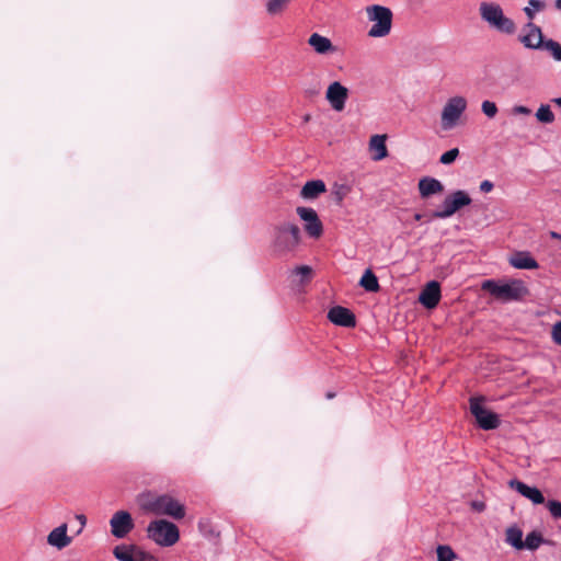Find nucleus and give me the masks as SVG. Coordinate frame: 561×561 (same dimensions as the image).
I'll return each instance as SVG.
<instances>
[{"mask_svg":"<svg viewBox=\"0 0 561 561\" xmlns=\"http://www.w3.org/2000/svg\"><path fill=\"white\" fill-rule=\"evenodd\" d=\"M137 503L144 511L156 515H167L174 519L185 516L184 505L169 494L144 492L137 496Z\"/></svg>","mask_w":561,"mask_h":561,"instance_id":"1","label":"nucleus"},{"mask_svg":"<svg viewBox=\"0 0 561 561\" xmlns=\"http://www.w3.org/2000/svg\"><path fill=\"white\" fill-rule=\"evenodd\" d=\"M300 241V229L293 222L284 221L272 228L271 248L273 252L278 255L293 252L299 245Z\"/></svg>","mask_w":561,"mask_h":561,"instance_id":"2","label":"nucleus"},{"mask_svg":"<svg viewBox=\"0 0 561 561\" xmlns=\"http://www.w3.org/2000/svg\"><path fill=\"white\" fill-rule=\"evenodd\" d=\"M479 14L481 20L490 28L505 35H513L516 33L517 26L515 22L505 15L500 3L494 1L480 2Z\"/></svg>","mask_w":561,"mask_h":561,"instance_id":"3","label":"nucleus"},{"mask_svg":"<svg viewBox=\"0 0 561 561\" xmlns=\"http://www.w3.org/2000/svg\"><path fill=\"white\" fill-rule=\"evenodd\" d=\"M481 287L502 302L517 301L528 294L525 283L520 279H510L506 282L486 279L482 283Z\"/></svg>","mask_w":561,"mask_h":561,"instance_id":"4","label":"nucleus"},{"mask_svg":"<svg viewBox=\"0 0 561 561\" xmlns=\"http://www.w3.org/2000/svg\"><path fill=\"white\" fill-rule=\"evenodd\" d=\"M467 107L468 101L465 96L453 95L448 98L440 110V129L443 131H450L460 126Z\"/></svg>","mask_w":561,"mask_h":561,"instance_id":"5","label":"nucleus"},{"mask_svg":"<svg viewBox=\"0 0 561 561\" xmlns=\"http://www.w3.org/2000/svg\"><path fill=\"white\" fill-rule=\"evenodd\" d=\"M366 18L371 26L368 36L373 38L386 37L392 28L393 14L390 8L381 4H370L365 8Z\"/></svg>","mask_w":561,"mask_h":561,"instance_id":"6","label":"nucleus"},{"mask_svg":"<svg viewBox=\"0 0 561 561\" xmlns=\"http://www.w3.org/2000/svg\"><path fill=\"white\" fill-rule=\"evenodd\" d=\"M146 531L147 537L160 547H171L180 539L178 526L165 519L150 522Z\"/></svg>","mask_w":561,"mask_h":561,"instance_id":"7","label":"nucleus"},{"mask_svg":"<svg viewBox=\"0 0 561 561\" xmlns=\"http://www.w3.org/2000/svg\"><path fill=\"white\" fill-rule=\"evenodd\" d=\"M471 197L466 191L458 190L446 196L442 208L434 213V217L446 219L455 215L459 209L470 205Z\"/></svg>","mask_w":561,"mask_h":561,"instance_id":"8","label":"nucleus"},{"mask_svg":"<svg viewBox=\"0 0 561 561\" xmlns=\"http://www.w3.org/2000/svg\"><path fill=\"white\" fill-rule=\"evenodd\" d=\"M296 213L304 221V229L311 238L318 239L323 232V226L317 211L310 207H297Z\"/></svg>","mask_w":561,"mask_h":561,"instance_id":"9","label":"nucleus"},{"mask_svg":"<svg viewBox=\"0 0 561 561\" xmlns=\"http://www.w3.org/2000/svg\"><path fill=\"white\" fill-rule=\"evenodd\" d=\"M470 410L476 417L477 423L483 430L496 428L500 424L497 414L485 409L480 399H471Z\"/></svg>","mask_w":561,"mask_h":561,"instance_id":"10","label":"nucleus"},{"mask_svg":"<svg viewBox=\"0 0 561 561\" xmlns=\"http://www.w3.org/2000/svg\"><path fill=\"white\" fill-rule=\"evenodd\" d=\"M348 89L339 81L331 82L325 91V100L335 112H342L345 108L348 99Z\"/></svg>","mask_w":561,"mask_h":561,"instance_id":"11","label":"nucleus"},{"mask_svg":"<svg viewBox=\"0 0 561 561\" xmlns=\"http://www.w3.org/2000/svg\"><path fill=\"white\" fill-rule=\"evenodd\" d=\"M111 534L118 539L125 538L134 528V520L127 511H117L110 519Z\"/></svg>","mask_w":561,"mask_h":561,"instance_id":"12","label":"nucleus"},{"mask_svg":"<svg viewBox=\"0 0 561 561\" xmlns=\"http://www.w3.org/2000/svg\"><path fill=\"white\" fill-rule=\"evenodd\" d=\"M525 34L519 37L520 43L529 49H539L543 45V36L541 28L528 22L524 27Z\"/></svg>","mask_w":561,"mask_h":561,"instance_id":"13","label":"nucleus"},{"mask_svg":"<svg viewBox=\"0 0 561 561\" xmlns=\"http://www.w3.org/2000/svg\"><path fill=\"white\" fill-rule=\"evenodd\" d=\"M308 45L316 54L321 56L334 55L337 53V47L333 45L331 39L319 33H312L309 36Z\"/></svg>","mask_w":561,"mask_h":561,"instance_id":"14","label":"nucleus"},{"mask_svg":"<svg viewBox=\"0 0 561 561\" xmlns=\"http://www.w3.org/2000/svg\"><path fill=\"white\" fill-rule=\"evenodd\" d=\"M508 485L535 505L545 503V497L541 491L536 486H529L516 479L510 480Z\"/></svg>","mask_w":561,"mask_h":561,"instance_id":"15","label":"nucleus"},{"mask_svg":"<svg viewBox=\"0 0 561 561\" xmlns=\"http://www.w3.org/2000/svg\"><path fill=\"white\" fill-rule=\"evenodd\" d=\"M420 302L427 309L435 308L440 300V286L436 280H432L421 290Z\"/></svg>","mask_w":561,"mask_h":561,"instance_id":"16","label":"nucleus"},{"mask_svg":"<svg viewBox=\"0 0 561 561\" xmlns=\"http://www.w3.org/2000/svg\"><path fill=\"white\" fill-rule=\"evenodd\" d=\"M387 135H373L368 142V150L370 152V158L374 161H381L388 157L387 149Z\"/></svg>","mask_w":561,"mask_h":561,"instance_id":"17","label":"nucleus"},{"mask_svg":"<svg viewBox=\"0 0 561 561\" xmlns=\"http://www.w3.org/2000/svg\"><path fill=\"white\" fill-rule=\"evenodd\" d=\"M329 320L336 324L342 327H354L355 325V318L354 314L344 307H333L328 312Z\"/></svg>","mask_w":561,"mask_h":561,"instance_id":"18","label":"nucleus"},{"mask_svg":"<svg viewBox=\"0 0 561 561\" xmlns=\"http://www.w3.org/2000/svg\"><path fill=\"white\" fill-rule=\"evenodd\" d=\"M67 524L54 528L47 536V543L58 550H61L71 543V537L67 534Z\"/></svg>","mask_w":561,"mask_h":561,"instance_id":"19","label":"nucleus"},{"mask_svg":"<svg viewBox=\"0 0 561 561\" xmlns=\"http://www.w3.org/2000/svg\"><path fill=\"white\" fill-rule=\"evenodd\" d=\"M510 264L518 270H536L538 268L537 261L527 251H519L514 253L508 259Z\"/></svg>","mask_w":561,"mask_h":561,"instance_id":"20","label":"nucleus"},{"mask_svg":"<svg viewBox=\"0 0 561 561\" xmlns=\"http://www.w3.org/2000/svg\"><path fill=\"white\" fill-rule=\"evenodd\" d=\"M327 191L325 183L322 180H312L305 183L301 187L300 196L304 199L312 201Z\"/></svg>","mask_w":561,"mask_h":561,"instance_id":"21","label":"nucleus"},{"mask_svg":"<svg viewBox=\"0 0 561 561\" xmlns=\"http://www.w3.org/2000/svg\"><path fill=\"white\" fill-rule=\"evenodd\" d=\"M444 190L440 181L434 178H423L419 181L420 195L423 198H427L434 194H439Z\"/></svg>","mask_w":561,"mask_h":561,"instance_id":"22","label":"nucleus"},{"mask_svg":"<svg viewBox=\"0 0 561 561\" xmlns=\"http://www.w3.org/2000/svg\"><path fill=\"white\" fill-rule=\"evenodd\" d=\"M505 542L516 550H523V530L517 525L507 527L505 531Z\"/></svg>","mask_w":561,"mask_h":561,"instance_id":"23","label":"nucleus"},{"mask_svg":"<svg viewBox=\"0 0 561 561\" xmlns=\"http://www.w3.org/2000/svg\"><path fill=\"white\" fill-rule=\"evenodd\" d=\"M139 548L135 546L119 545L113 550L115 558L119 561H135L136 552Z\"/></svg>","mask_w":561,"mask_h":561,"instance_id":"24","label":"nucleus"},{"mask_svg":"<svg viewBox=\"0 0 561 561\" xmlns=\"http://www.w3.org/2000/svg\"><path fill=\"white\" fill-rule=\"evenodd\" d=\"M359 285L367 291L375 293L379 289V283L376 275L370 271L366 270L359 280Z\"/></svg>","mask_w":561,"mask_h":561,"instance_id":"25","label":"nucleus"},{"mask_svg":"<svg viewBox=\"0 0 561 561\" xmlns=\"http://www.w3.org/2000/svg\"><path fill=\"white\" fill-rule=\"evenodd\" d=\"M538 122L542 124H551L554 122V114L548 104H541L535 114Z\"/></svg>","mask_w":561,"mask_h":561,"instance_id":"26","label":"nucleus"},{"mask_svg":"<svg viewBox=\"0 0 561 561\" xmlns=\"http://www.w3.org/2000/svg\"><path fill=\"white\" fill-rule=\"evenodd\" d=\"M546 8V3L541 0H529L527 5L523 9L529 22L534 20L536 14Z\"/></svg>","mask_w":561,"mask_h":561,"instance_id":"27","label":"nucleus"},{"mask_svg":"<svg viewBox=\"0 0 561 561\" xmlns=\"http://www.w3.org/2000/svg\"><path fill=\"white\" fill-rule=\"evenodd\" d=\"M293 0H267L266 12L270 15L280 14Z\"/></svg>","mask_w":561,"mask_h":561,"instance_id":"28","label":"nucleus"},{"mask_svg":"<svg viewBox=\"0 0 561 561\" xmlns=\"http://www.w3.org/2000/svg\"><path fill=\"white\" fill-rule=\"evenodd\" d=\"M543 542V538L540 533L531 531L529 533L524 540V549L527 550H536Z\"/></svg>","mask_w":561,"mask_h":561,"instance_id":"29","label":"nucleus"},{"mask_svg":"<svg viewBox=\"0 0 561 561\" xmlns=\"http://www.w3.org/2000/svg\"><path fill=\"white\" fill-rule=\"evenodd\" d=\"M437 561H455L457 559L456 552L448 545H439L436 548Z\"/></svg>","mask_w":561,"mask_h":561,"instance_id":"30","label":"nucleus"},{"mask_svg":"<svg viewBox=\"0 0 561 561\" xmlns=\"http://www.w3.org/2000/svg\"><path fill=\"white\" fill-rule=\"evenodd\" d=\"M541 48L549 51L556 61H561V45L558 42L553 39H547L545 41Z\"/></svg>","mask_w":561,"mask_h":561,"instance_id":"31","label":"nucleus"},{"mask_svg":"<svg viewBox=\"0 0 561 561\" xmlns=\"http://www.w3.org/2000/svg\"><path fill=\"white\" fill-rule=\"evenodd\" d=\"M481 111L488 118H494L499 108L494 102L485 100L481 103Z\"/></svg>","mask_w":561,"mask_h":561,"instance_id":"32","label":"nucleus"},{"mask_svg":"<svg viewBox=\"0 0 561 561\" xmlns=\"http://www.w3.org/2000/svg\"><path fill=\"white\" fill-rule=\"evenodd\" d=\"M293 274L300 278V283H304L310 279L312 275V268L308 265H300L293 271Z\"/></svg>","mask_w":561,"mask_h":561,"instance_id":"33","label":"nucleus"},{"mask_svg":"<svg viewBox=\"0 0 561 561\" xmlns=\"http://www.w3.org/2000/svg\"><path fill=\"white\" fill-rule=\"evenodd\" d=\"M459 156V149L458 148H453L446 152H444L440 158H439V162L442 164H451L453 162H455V160L458 158Z\"/></svg>","mask_w":561,"mask_h":561,"instance_id":"34","label":"nucleus"},{"mask_svg":"<svg viewBox=\"0 0 561 561\" xmlns=\"http://www.w3.org/2000/svg\"><path fill=\"white\" fill-rule=\"evenodd\" d=\"M547 507L550 514L554 518H561V502L557 500H550L547 502Z\"/></svg>","mask_w":561,"mask_h":561,"instance_id":"35","label":"nucleus"},{"mask_svg":"<svg viewBox=\"0 0 561 561\" xmlns=\"http://www.w3.org/2000/svg\"><path fill=\"white\" fill-rule=\"evenodd\" d=\"M551 335H552L554 343H557L558 345H561V321L557 322L552 327Z\"/></svg>","mask_w":561,"mask_h":561,"instance_id":"36","label":"nucleus"},{"mask_svg":"<svg viewBox=\"0 0 561 561\" xmlns=\"http://www.w3.org/2000/svg\"><path fill=\"white\" fill-rule=\"evenodd\" d=\"M135 561H157L156 557L152 554L139 549L138 552H136V557L134 559Z\"/></svg>","mask_w":561,"mask_h":561,"instance_id":"37","label":"nucleus"},{"mask_svg":"<svg viewBox=\"0 0 561 561\" xmlns=\"http://www.w3.org/2000/svg\"><path fill=\"white\" fill-rule=\"evenodd\" d=\"M493 187H494V184L489 180L482 181L479 186V188L482 193H490L493 190Z\"/></svg>","mask_w":561,"mask_h":561,"instance_id":"38","label":"nucleus"},{"mask_svg":"<svg viewBox=\"0 0 561 561\" xmlns=\"http://www.w3.org/2000/svg\"><path fill=\"white\" fill-rule=\"evenodd\" d=\"M513 113L520 114V115H529L531 113V111L527 106L517 105V106L513 107Z\"/></svg>","mask_w":561,"mask_h":561,"instance_id":"39","label":"nucleus"},{"mask_svg":"<svg viewBox=\"0 0 561 561\" xmlns=\"http://www.w3.org/2000/svg\"><path fill=\"white\" fill-rule=\"evenodd\" d=\"M76 518L79 520L80 526H81V528L79 529V531H78V533H81V530L83 529V527H84V526H85V524H87V518H85V516H84V515H82V514L77 515V516H76Z\"/></svg>","mask_w":561,"mask_h":561,"instance_id":"40","label":"nucleus"},{"mask_svg":"<svg viewBox=\"0 0 561 561\" xmlns=\"http://www.w3.org/2000/svg\"><path fill=\"white\" fill-rule=\"evenodd\" d=\"M550 237H551L552 239L561 240V234H560V233H558V232H556V231H551V232H550Z\"/></svg>","mask_w":561,"mask_h":561,"instance_id":"41","label":"nucleus"},{"mask_svg":"<svg viewBox=\"0 0 561 561\" xmlns=\"http://www.w3.org/2000/svg\"><path fill=\"white\" fill-rule=\"evenodd\" d=\"M552 102L561 108V96L553 99Z\"/></svg>","mask_w":561,"mask_h":561,"instance_id":"42","label":"nucleus"},{"mask_svg":"<svg viewBox=\"0 0 561 561\" xmlns=\"http://www.w3.org/2000/svg\"><path fill=\"white\" fill-rule=\"evenodd\" d=\"M335 194H336L337 198L341 201V199H343L345 192L337 191Z\"/></svg>","mask_w":561,"mask_h":561,"instance_id":"43","label":"nucleus"},{"mask_svg":"<svg viewBox=\"0 0 561 561\" xmlns=\"http://www.w3.org/2000/svg\"><path fill=\"white\" fill-rule=\"evenodd\" d=\"M556 8L561 11V0H556Z\"/></svg>","mask_w":561,"mask_h":561,"instance_id":"44","label":"nucleus"},{"mask_svg":"<svg viewBox=\"0 0 561 561\" xmlns=\"http://www.w3.org/2000/svg\"><path fill=\"white\" fill-rule=\"evenodd\" d=\"M327 397H328L329 399H331V398H333V394H332V393H328V394H327Z\"/></svg>","mask_w":561,"mask_h":561,"instance_id":"45","label":"nucleus"}]
</instances>
